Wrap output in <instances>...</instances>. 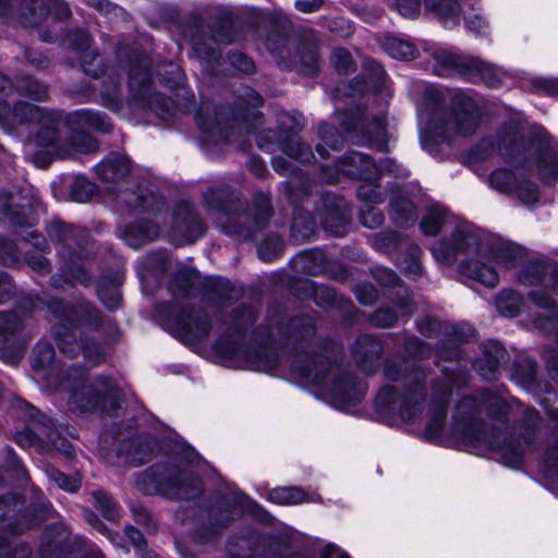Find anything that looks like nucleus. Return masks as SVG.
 I'll return each mask as SVG.
<instances>
[{"instance_id":"obj_3","label":"nucleus","mask_w":558,"mask_h":558,"mask_svg":"<svg viewBox=\"0 0 558 558\" xmlns=\"http://www.w3.org/2000/svg\"><path fill=\"white\" fill-rule=\"evenodd\" d=\"M137 488L146 494H161L169 498H191L201 489V481L190 472L175 466H155L136 480Z\"/></svg>"},{"instance_id":"obj_40","label":"nucleus","mask_w":558,"mask_h":558,"mask_svg":"<svg viewBox=\"0 0 558 558\" xmlns=\"http://www.w3.org/2000/svg\"><path fill=\"white\" fill-rule=\"evenodd\" d=\"M418 255H420L418 248H413V251L411 253V259L409 262L403 260L400 264V268L402 269V271L412 278H416L422 274V266L418 260Z\"/></svg>"},{"instance_id":"obj_45","label":"nucleus","mask_w":558,"mask_h":558,"mask_svg":"<svg viewBox=\"0 0 558 558\" xmlns=\"http://www.w3.org/2000/svg\"><path fill=\"white\" fill-rule=\"evenodd\" d=\"M468 29L474 32L476 35L484 36L488 34L489 25L485 19L478 14L469 16L465 21Z\"/></svg>"},{"instance_id":"obj_26","label":"nucleus","mask_w":558,"mask_h":558,"mask_svg":"<svg viewBox=\"0 0 558 558\" xmlns=\"http://www.w3.org/2000/svg\"><path fill=\"white\" fill-rule=\"evenodd\" d=\"M385 49L390 57L402 60L413 59L417 52L413 45L398 38H388Z\"/></svg>"},{"instance_id":"obj_43","label":"nucleus","mask_w":558,"mask_h":558,"mask_svg":"<svg viewBox=\"0 0 558 558\" xmlns=\"http://www.w3.org/2000/svg\"><path fill=\"white\" fill-rule=\"evenodd\" d=\"M31 549L24 546H16L14 549L0 539V558H31Z\"/></svg>"},{"instance_id":"obj_32","label":"nucleus","mask_w":558,"mask_h":558,"mask_svg":"<svg viewBox=\"0 0 558 558\" xmlns=\"http://www.w3.org/2000/svg\"><path fill=\"white\" fill-rule=\"evenodd\" d=\"M514 175L504 169L494 171L489 177L490 185L501 193H510L514 187Z\"/></svg>"},{"instance_id":"obj_48","label":"nucleus","mask_w":558,"mask_h":558,"mask_svg":"<svg viewBox=\"0 0 558 558\" xmlns=\"http://www.w3.org/2000/svg\"><path fill=\"white\" fill-rule=\"evenodd\" d=\"M85 3H87L90 7H94L95 9L104 12L105 14H112L114 16L119 15V13H122L123 10L106 0H83Z\"/></svg>"},{"instance_id":"obj_16","label":"nucleus","mask_w":558,"mask_h":558,"mask_svg":"<svg viewBox=\"0 0 558 558\" xmlns=\"http://www.w3.org/2000/svg\"><path fill=\"white\" fill-rule=\"evenodd\" d=\"M131 169L125 156L112 155L96 166L97 175L106 182H117L124 179Z\"/></svg>"},{"instance_id":"obj_28","label":"nucleus","mask_w":558,"mask_h":558,"mask_svg":"<svg viewBox=\"0 0 558 558\" xmlns=\"http://www.w3.org/2000/svg\"><path fill=\"white\" fill-rule=\"evenodd\" d=\"M280 149L290 158L301 160L302 162L310 161L313 157L311 149L302 145L295 136L290 137L288 142L281 143Z\"/></svg>"},{"instance_id":"obj_47","label":"nucleus","mask_w":558,"mask_h":558,"mask_svg":"<svg viewBox=\"0 0 558 558\" xmlns=\"http://www.w3.org/2000/svg\"><path fill=\"white\" fill-rule=\"evenodd\" d=\"M361 222L368 228H377L383 225L384 216L374 208H369L361 214Z\"/></svg>"},{"instance_id":"obj_25","label":"nucleus","mask_w":558,"mask_h":558,"mask_svg":"<svg viewBox=\"0 0 558 558\" xmlns=\"http://www.w3.org/2000/svg\"><path fill=\"white\" fill-rule=\"evenodd\" d=\"M45 473L52 483H54L59 488L65 492H75L81 486V480L77 475H65L60 471L56 470L51 465L45 466Z\"/></svg>"},{"instance_id":"obj_34","label":"nucleus","mask_w":558,"mask_h":558,"mask_svg":"<svg viewBox=\"0 0 558 558\" xmlns=\"http://www.w3.org/2000/svg\"><path fill=\"white\" fill-rule=\"evenodd\" d=\"M347 226V215L343 210L340 209V207L335 215H329L324 221L325 229L336 236L343 235L345 233Z\"/></svg>"},{"instance_id":"obj_17","label":"nucleus","mask_w":558,"mask_h":558,"mask_svg":"<svg viewBox=\"0 0 558 558\" xmlns=\"http://www.w3.org/2000/svg\"><path fill=\"white\" fill-rule=\"evenodd\" d=\"M295 374L314 385H325L331 364L325 355H315L304 366H295Z\"/></svg>"},{"instance_id":"obj_60","label":"nucleus","mask_w":558,"mask_h":558,"mask_svg":"<svg viewBox=\"0 0 558 558\" xmlns=\"http://www.w3.org/2000/svg\"><path fill=\"white\" fill-rule=\"evenodd\" d=\"M487 363H488V368H487V371H485V369L482 367L481 363L477 365V368H478V371H480V374H481L484 378H486V379H492V378H494V377H495V373H496V371H497V368H498V364H499V362H498L496 359H494V360H492V361H488Z\"/></svg>"},{"instance_id":"obj_15","label":"nucleus","mask_w":558,"mask_h":558,"mask_svg":"<svg viewBox=\"0 0 558 558\" xmlns=\"http://www.w3.org/2000/svg\"><path fill=\"white\" fill-rule=\"evenodd\" d=\"M68 123L75 130H94L102 133L112 130V124L107 116L90 110L72 112L68 118Z\"/></svg>"},{"instance_id":"obj_38","label":"nucleus","mask_w":558,"mask_h":558,"mask_svg":"<svg viewBox=\"0 0 558 558\" xmlns=\"http://www.w3.org/2000/svg\"><path fill=\"white\" fill-rule=\"evenodd\" d=\"M331 62L335 69L341 74H348L353 68V60L345 49H335L331 54Z\"/></svg>"},{"instance_id":"obj_35","label":"nucleus","mask_w":558,"mask_h":558,"mask_svg":"<svg viewBox=\"0 0 558 558\" xmlns=\"http://www.w3.org/2000/svg\"><path fill=\"white\" fill-rule=\"evenodd\" d=\"M22 216H25L23 207L13 208L12 205H8L7 199H0V221L2 218H7L12 225L24 228L26 223Z\"/></svg>"},{"instance_id":"obj_14","label":"nucleus","mask_w":558,"mask_h":558,"mask_svg":"<svg viewBox=\"0 0 558 558\" xmlns=\"http://www.w3.org/2000/svg\"><path fill=\"white\" fill-rule=\"evenodd\" d=\"M40 444L51 446L65 458L74 454L73 446L57 432L54 423L44 414L37 413V448Z\"/></svg>"},{"instance_id":"obj_24","label":"nucleus","mask_w":558,"mask_h":558,"mask_svg":"<svg viewBox=\"0 0 558 558\" xmlns=\"http://www.w3.org/2000/svg\"><path fill=\"white\" fill-rule=\"evenodd\" d=\"M523 304L522 296L513 291H505L499 294L496 301L497 310L505 316H515Z\"/></svg>"},{"instance_id":"obj_10","label":"nucleus","mask_w":558,"mask_h":558,"mask_svg":"<svg viewBox=\"0 0 558 558\" xmlns=\"http://www.w3.org/2000/svg\"><path fill=\"white\" fill-rule=\"evenodd\" d=\"M113 396H116V386L112 380L100 377L96 385L83 386L80 390H75L71 396L70 407L78 412L106 410L105 398Z\"/></svg>"},{"instance_id":"obj_23","label":"nucleus","mask_w":558,"mask_h":558,"mask_svg":"<svg viewBox=\"0 0 558 558\" xmlns=\"http://www.w3.org/2000/svg\"><path fill=\"white\" fill-rule=\"evenodd\" d=\"M446 221V211L437 206L430 207L425 214L421 229L426 235H436Z\"/></svg>"},{"instance_id":"obj_54","label":"nucleus","mask_w":558,"mask_h":558,"mask_svg":"<svg viewBox=\"0 0 558 558\" xmlns=\"http://www.w3.org/2000/svg\"><path fill=\"white\" fill-rule=\"evenodd\" d=\"M356 296L363 304H371L376 300V291L374 288L368 286L359 287L356 290Z\"/></svg>"},{"instance_id":"obj_52","label":"nucleus","mask_w":558,"mask_h":558,"mask_svg":"<svg viewBox=\"0 0 558 558\" xmlns=\"http://www.w3.org/2000/svg\"><path fill=\"white\" fill-rule=\"evenodd\" d=\"M377 280L384 286H397L399 282L398 276L390 269L379 268L376 270Z\"/></svg>"},{"instance_id":"obj_61","label":"nucleus","mask_w":558,"mask_h":558,"mask_svg":"<svg viewBox=\"0 0 558 558\" xmlns=\"http://www.w3.org/2000/svg\"><path fill=\"white\" fill-rule=\"evenodd\" d=\"M52 512H53V510L48 502H40V504L37 502V521L41 518L43 519L50 518Z\"/></svg>"},{"instance_id":"obj_46","label":"nucleus","mask_w":558,"mask_h":558,"mask_svg":"<svg viewBox=\"0 0 558 558\" xmlns=\"http://www.w3.org/2000/svg\"><path fill=\"white\" fill-rule=\"evenodd\" d=\"M98 295L104 305L109 310H114L120 304V295L116 289L107 291L102 287H99Z\"/></svg>"},{"instance_id":"obj_18","label":"nucleus","mask_w":558,"mask_h":558,"mask_svg":"<svg viewBox=\"0 0 558 558\" xmlns=\"http://www.w3.org/2000/svg\"><path fill=\"white\" fill-rule=\"evenodd\" d=\"M76 37L77 38L73 40V46L75 49H78L82 52L81 62L85 73L93 77H98L102 70L100 68V63L98 62L97 53L89 50V35L84 32H80Z\"/></svg>"},{"instance_id":"obj_64","label":"nucleus","mask_w":558,"mask_h":558,"mask_svg":"<svg viewBox=\"0 0 558 558\" xmlns=\"http://www.w3.org/2000/svg\"><path fill=\"white\" fill-rule=\"evenodd\" d=\"M533 302L541 307H549L551 305V301L547 295H538L536 292L531 294Z\"/></svg>"},{"instance_id":"obj_62","label":"nucleus","mask_w":558,"mask_h":558,"mask_svg":"<svg viewBox=\"0 0 558 558\" xmlns=\"http://www.w3.org/2000/svg\"><path fill=\"white\" fill-rule=\"evenodd\" d=\"M126 532H128L129 538L133 542V544L136 547L142 548V546L144 544L143 535L137 530H135L133 527L128 529Z\"/></svg>"},{"instance_id":"obj_5","label":"nucleus","mask_w":558,"mask_h":558,"mask_svg":"<svg viewBox=\"0 0 558 558\" xmlns=\"http://www.w3.org/2000/svg\"><path fill=\"white\" fill-rule=\"evenodd\" d=\"M23 318L15 312H0V360L15 365L24 356L29 338L22 335Z\"/></svg>"},{"instance_id":"obj_39","label":"nucleus","mask_w":558,"mask_h":558,"mask_svg":"<svg viewBox=\"0 0 558 558\" xmlns=\"http://www.w3.org/2000/svg\"><path fill=\"white\" fill-rule=\"evenodd\" d=\"M518 197L525 204L535 203L538 198V191L534 183L523 182L515 187Z\"/></svg>"},{"instance_id":"obj_12","label":"nucleus","mask_w":558,"mask_h":558,"mask_svg":"<svg viewBox=\"0 0 558 558\" xmlns=\"http://www.w3.org/2000/svg\"><path fill=\"white\" fill-rule=\"evenodd\" d=\"M324 391L333 407L345 410L362 399L366 385L345 375L336 378L330 385H325Z\"/></svg>"},{"instance_id":"obj_50","label":"nucleus","mask_w":558,"mask_h":558,"mask_svg":"<svg viewBox=\"0 0 558 558\" xmlns=\"http://www.w3.org/2000/svg\"><path fill=\"white\" fill-rule=\"evenodd\" d=\"M90 193L92 189L88 183L76 182L71 190L72 198L78 203L87 202Z\"/></svg>"},{"instance_id":"obj_59","label":"nucleus","mask_w":558,"mask_h":558,"mask_svg":"<svg viewBox=\"0 0 558 558\" xmlns=\"http://www.w3.org/2000/svg\"><path fill=\"white\" fill-rule=\"evenodd\" d=\"M320 558H349L348 555L341 551L340 548L328 545L324 548Z\"/></svg>"},{"instance_id":"obj_58","label":"nucleus","mask_w":558,"mask_h":558,"mask_svg":"<svg viewBox=\"0 0 558 558\" xmlns=\"http://www.w3.org/2000/svg\"><path fill=\"white\" fill-rule=\"evenodd\" d=\"M169 68H170V73L173 75V78L165 80V81L169 87L173 88L175 86H179L183 82V74H182L181 70L174 64H170Z\"/></svg>"},{"instance_id":"obj_21","label":"nucleus","mask_w":558,"mask_h":558,"mask_svg":"<svg viewBox=\"0 0 558 558\" xmlns=\"http://www.w3.org/2000/svg\"><path fill=\"white\" fill-rule=\"evenodd\" d=\"M267 499L278 505H295L305 500V494L298 487H278L267 494Z\"/></svg>"},{"instance_id":"obj_33","label":"nucleus","mask_w":558,"mask_h":558,"mask_svg":"<svg viewBox=\"0 0 558 558\" xmlns=\"http://www.w3.org/2000/svg\"><path fill=\"white\" fill-rule=\"evenodd\" d=\"M428 10L437 12L445 17L458 16L461 8L454 0H425Z\"/></svg>"},{"instance_id":"obj_49","label":"nucleus","mask_w":558,"mask_h":558,"mask_svg":"<svg viewBox=\"0 0 558 558\" xmlns=\"http://www.w3.org/2000/svg\"><path fill=\"white\" fill-rule=\"evenodd\" d=\"M15 245L0 236V263L7 264L14 259L15 257Z\"/></svg>"},{"instance_id":"obj_31","label":"nucleus","mask_w":558,"mask_h":558,"mask_svg":"<svg viewBox=\"0 0 558 558\" xmlns=\"http://www.w3.org/2000/svg\"><path fill=\"white\" fill-rule=\"evenodd\" d=\"M395 220L401 226H409L416 220V210L412 202L408 199L393 202Z\"/></svg>"},{"instance_id":"obj_56","label":"nucleus","mask_w":558,"mask_h":558,"mask_svg":"<svg viewBox=\"0 0 558 558\" xmlns=\"http://www.w3.org/2000/svg\"><path fill=\"white\" fill-rule=\"evenodd\" d=\"M322 5L320 0H300L295 2V8L304 13L316 11Z\"/></svg>"},{"instance_id":"obj_63","label":"nucleus","mask_w":558,"mask_h":558,"mask_svg":"<svg viewBox=\"0 0 558 558\" xmlns=\"http://www.w3.org/2000/svg\"><path fill=\"white\" fill-rule=\"evenodd\" d=\"M71 278L75 281L85 283L88 281V276L85 272L84 268L81 266L75 267V269L71 274Z\"/></svg>"},{"instance_id":"obj_19","label":"nucleus","mask_w":558,"mask_h":558,"mask_svg":"<svg viewBox=\"0 0 558 558\" xmlns=\"http://www.w3.org/2000/svg\"><path fill=\"white\" fill-rule=\"evenodd\" d=\"M159 233L156 226L149 223H137L124 228L121 231V239L131 247H140L148 241L154 240Z\"/></svg>"},{"instance_id":"obj_13","label":"nucleus","mask_w":558,"mask_h":558,"mask_svg":"<svg viewBox=\"0 0 558 558\" xmlns=\"http://www.w3.org/2000/svg\"><path fill=\"white\" fill-rule=\"evenodd\" d=\"M172 241L180 245L184 242H193L205 231L204 225L198 219L193 208L183 205L174 214Z\"/></svg>"},{"instance_id":"obj_6","label":"nucleus","mask_w":558,"mask_h":558,"mask_svg":"<svg viewBox=\"0 0 558 558\" xmlns=\"http://www.w3.org/2000/svg\"><path fill=\"white\" fill-rule=\"evenodd\" d=\"M415 388L409 395L401 397L393 387H384L376 397V405L381 411H398L404 421L413 420L421 411V402L425 393L418 385V378L415 377Z\"/></svg>"},{"instance_id":"obj_36","label":"nucleus","mask_w":558,"mask_h":558,"mask_svg":"<svg viewBox=\"0 0 558 558\" xmlns=\"http://www.w3.org/2000/svg\"><path fill=\"white\" fill-rule=\"evenodd\" d=\"M130 86L145 85L150 80V71L147 60H141L138 64L132 65L129 72Z\"/></svg>"},{"instance_id":"obj_44","label":"nucleus","mask_w":558,"mask_h":558,"mask_svg":"<svg viewBox=\"0 0 558 558\" xmlns=\"http://www.w3.org/2000/svg\"><path fill=\"white\" fill-rule=\"evenodd\" d=\"M14 293L15 286L11 278L5 272L0 271V304L10 301Z\"/></svg>"},{"instance_id":"obj_57","label":"nucleus","mask_w":558,"mask_h":558,"mask_svg":"<svg viewBox=\"0 0 558 558\" xmlns=\"http://www.w3.org/2000/svg\"><path fill=\"white\" fill-rule=\"evenodd\" d=\"M402 367L397 364H389L385 367V376L388 380L397 381L402 377Z\"/></svg>"},{"instance_id":"obj_42","label":"nucleus","mask_w":558,"mask_h":558,"mask_svg":"<svg viewBox=\"0 0 558 558\" xmlns=\"http://www.w3.org/2000/svg\"><path fill=\"white\" fill-rule=\"evenodd\" d=\"M41 5L54 19H63L70 14L68 5L59 0L43 1Z\"/></svg>"},{"instance_id":"obj_11","label":"nucleus","mask_w":558,"mask_h":558,"mask_svg":"<svg viewBox=\"0 0 558 558\" xmlns=\"http://www.w3.org/2000/svg\"><path fill=\"white\" fill-rule=\"evenodd\" d=\"M530 154L536 155L535 163L541 179L548 184L554 183L558 178V153L546 131H538Z\"/></svg>"},{"instance_id":"obj_1","label":"nucleus","mask_w":558,"mask_h":558,"mask_svg":"<svg viewBox=\"0 0 558 558\" xmlns=\"http://www.w3.org/2000/svg\"><path fill=\"white\" fill-rule=\"evenodd\" d=\"M475 248L477 258L469 259L460 265V272L484 286L495 287L499 281L496 269L486 263L490 258L505 268L515 265L519 253L517 248L506 243H487L480 240L477 233L469 227L458 228L450 240H441L434 244V257L444 264H451L457 254Z\"/></svg>"},{"instance_id":"obj_27","label":"nucleus","mask_w":558,"mask_h":558,"mask_svg":"<svg viewBox=\"0 0 558 558\" xmlns=\"http://www.w3.org/2000/svg\"><path fill=\"white\" fill-rule=\"evenodd\" d=\"M268 349L262 348L246 353V364L250 369L268 372L276 366L275 360L270 359Z\"/></svg>"},{"instance_id":"obj_53","label":"nucleus","mask_w":558,"mask_h":558,"mask_svg":"<svg viewBox=\"0 0 558 558\" xmlns=\"http://www.w3.org/2000/svg\"><path fill=\"white\" fill-rule=\"evenodd\" d=\"M231 63L234 68L244 73H251L254 70V63L252 60L241 53L232 56Z\"/></svg>"},{"instance_id":"obj_55","label":"nucleus","mask_w":558,"mask_h":558,"mask_svg":"<svg viewBox=\"0 0 558 558\" xmlns=\"http://www.w3.org/2000/svg\"><path fill=\"white\" fill-rule=\"evenodd\" d=\"M535 87L549 95H558V81L541 78L535 81Z\"/></svg>"},{"instance_id":"obj_8","label":"nucleus","mask_w":558,"mask_h":558,"mask_svg":"<svg viewBox=\"0 0 558 558\" xmlns=\"http://www.w3.org/2000/svg\"><path fill=\"white\" fill-rule=\"evenodd\" d=\"M165 324L166 328L184 340L205 337L210 325L205 312L187 307L172 313Z\"/></svg>"},{"instance_id":"obj_4","label":"nucleus","mask_w":558,"mask_h":558,"mask_svg":"<svg viewBox=\"0 0 558 558\" xmlns=\"http://www.w3.org/2000/svg\"><path fill=\"white\" fill-rule=\"evenodd\" d=\"M482 117V110L474 98L457 94L450 110L435 118L433 131L442 140L472 136L478 130Z\"/></svg>"},{"instance_id":"obj_37","label":"nucleus","mask_w":558,"mask_h":558,"mask_svg":"<svg viewBox=\"0 0 558 558\" xmlns=\"http://www.w3.org/2000/svg\"><path fill=\"white\" fill-rule=\"evenodd\" d=\"M93 496L96 500L97 508L102 515L108 520H114L118 515V510L111 498L102 492H95Z\"/></svg>"},{"instance_id":"obj_51","label":"nucleus","mask_w":558,"mask_h":558,"mask_svg":"<svg viewBox=\"0 0 558 558\" xmlns=\"http://www.w3.org/2000/svg\"><path fill=\"white\" fill-rule=\"evenodd\" d=\"M318 132H319L322 140L327 145H329L332 148L337 147L339 140L337 137V131L335 130V128H332L328 124H322V125H319Z\"/></svg>"},{"instance_id":"obj_29","label":"nucleus","mask_w":558,"mask_h":558,"mask_svg":"<svg viewBox=\"0 0 558 558\" xmlns=\"http://www.w3.org/2000/svg\"><path fill=\"white\" fill-rule=\"evenodd\" d=\"M356 355H365L371 364L377 363L380 354V345L378 341L371 336H362L356 341Z\"/></svg>"},{"instance_id":"obj_20","label":"nucleus","mask_w":558,"mask_h":558,"mask_svg":"<svg viewBox=\"0 0 558 558\" xmlns=\"http://www.w3.org/2000/svg\"><path fill=\"white\" fill-rule=\"evenodd\" d=\"M34 107L28 102H17L11 109L7 102L0 101V123L22 124L32 119Z\"/></svg>"},{"instance_id":"obj_9","label":"nucleus","mask_w":558,"mask_h":558,"mask_svg":"<svg viewBox=\"0 0 558 558\" xmlns=\"http://www.w3.org/2000/svg\"><path fill=\"white\" fill-rule=\"evenodd\" d=\"M437 62L448 69L454 70L466 76H480L488 86L495 87L499 84L497 71L488 63L474 59L461 58L450 52H439L436 56Z\"/></svg>"},{"instance_id":"obj_2","label":"nucleus","mask_w":558,"mask_h":558,"mask_svg":"<svg viewBox=\"0 0 558 558\" xmlns=\"http://www.w3.org/2000/svg\"><path fill=\"white\" fill-rule=\"evenodd\" d=\"M58 124L54 112L37 107V168H46L56 157L64 158L73 153L90 154L98 149L96 140L84 132L71 136L68 149L60 148L57 143Z\"/></svg>"},{"instance_id":"obj_41","label":"nucleus","mask_w":558,"mask_h":558,"mask_svg":"<svg viewBox=\"0 0 558 558\" xmlns=\"http://www.w3.org/2000/svg\"><path fill=\"white\" fill-rule=\"evenodd\" d=\"M395 7L405 17H415L420 13V0H392Z\"/></svg>"},{"instance_id":"obj_7","label":"nucleus","mask_w":558,"mask_h":558,"mask_svg":"<svg viewBox=\"0 0 558 558\" xmlns=\"http://www.w3.org/2000/svg\"><path fill=\"white\" fill-rule=\"evenodd\" d=\"M338 170L348 177L372 180L379 172H390L397 177H407L408 171L393 161L387 160L378 167L373 160L365 155L356 151L344 155L338 162Z\"/></svg>"},{"instance_id":"obj_30","label":"nucleus","mask_w":558,"mask_h":558,"mask_svg":"<svg viewBox=\"0 0 558 558\" xmlns=\"http://www.w3.org/2000/svg\"><path fill=\"white\" fill-rule=\"evenodd\" d=\"M8 5L9 8H5L0 3L1 15L11 14L16 10L23 23H31V17L34 14L33 0H9Z\"/></svg>"},{"instance_id":"obj_22","label":"nucleus","mask_w":558,"mask_h":558,"mask_svg":"<svg viewBox=\"0 0 558 558\" xmlns=\"http://www.w3.org/2000/svg\"><path fill=\"white\" fill-rule=\"evenodd\" d=\"M364 144L369 145L375 149H385L387 144V133L384 119L378 118L368 124Z\"/></svg>"}]
</instances>
